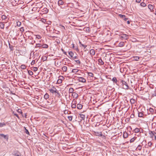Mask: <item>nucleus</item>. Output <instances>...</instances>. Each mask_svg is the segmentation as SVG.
<instances>
[{"mask_svg":"<svg viewBox=\"0 0 156 156\" xmlns=\"http://www.w3.org/2000/svg\"><path fill=\"white\" fill-rule=\"evenodd\" d=\"M121 83H122L123 88L126 90H127L129 88V86L126 82L123 80H121Z\"/></svg>","mask_w":156,"mask_h":156,"instance_id":"1","label":"nucleus"},{"mask_svg":"<svg viewBox=\"0 0 156 156\" xmlns=\"http://www.w3.org/2000/svg\"><path fill=\"white\" fill-rule=\"evenodd\" d=\"M149 134L150 135V137L152 138H154L155 140L156 139V136L155 135V134H156V133L154 132H153L151 131H150L149 132Z\"/></svg>","mask_w":156,"mask_h":156,"instance_id":"2","label":"nucleus"},{"mask_svg":"<svg viewBox=\"0 0 156 156\" xmlns=\"http://www.w3.org/2000/svg\"><path fill=\"white\" fill-rule=\"evenodd\" d=\"M120 38L127 40L128 38L129 35L126 34H122L120 36Z\"/></svg>","mask_w":156,"mask_h":156,"instance_id":"3","label":"nucleus"},{"mask_svg":"<svg viewBox=\"0 0 156 156\" xmlns=\"http://www.w3.org/2000/svg\"><path fill=\"white\" fill-rule=\"evenodd\" d=\"M49 91L51 93H55L56 92H57V90L56 89V88L53 87L51 89H49Z\"/></svg>","mask_w":156,"mask_h":156,"instance_id":"4","label":"nucleus"},{"mask_svg":"<svg viewBox=\"0 0 156 156\" xmlns=\"http://www.w3.org/2000/svg\"><path fill=\"white\" fill-rule=\"evenodd\" d=\"M79 81L83 83H85L86 82V80L83 77H79L78 79Z\"/></svg>","mask_w":156,"mask_h":156,"instance_id":"5","label":"nucleus"},{"mask_svg":"<svg viewBox=\"0 0 156 156\" xmlns=\"http://www.w3.org/2000/svg\"><path fill=\"white\" fill-rule=\"evenodd\" d=\"M90 53L91 56L94 55L95 54V51L94 49H91L90 51Z\"/></svg>","mask_w":156,"mask_h":156,"instance_id":"6","label":"nucleus"},{"mask_svg":"<svg viewBox=\"0 0 156 156\" xmlns=\"http://www.w3.org/2000/svg\"><path fill=\"white\" fill-rule=\"evenodd\" d=\"M98 64L100 65H102L104 64V62L100 58L98 60Z\"/></svg>","mask_w":156,"mask_h":156,"instance_id":"7","label":"nucleus"},{"mask_svg":"<svg viewBox=\"0 0 156 156\" xmlns=\"http://www.w3.org/2000/svg\"><path fill=\"white\" fill-rule=\"evenodd\" d=\"M72 95L74 98H77L78 97V94L75 92H73L72 94Z\"/></svg>","mask_w":156,"mask_h":156,"instance_id":"8","label":"nucleus"},{"mask_svg":"<svg viewBox=\"0 0 156 156\" xmlns=\"http://www.w3.org/2000/svg\"><path fill=\"white\" fill-rule=\"evenodd\" d=\"M0 136L2 137H3L4 138L6 139L7 140L8 139V136L7 135H5L2 134H0Z\"/></svg>","mask_w":156,"mask_h":156,"instance_id":"9","label":"nucleus"},{"mask_svg":"<svg viewBox=\"0 0 156 156\" xmlns=\"http://www.w3.org/2000/svg\"><path fill=\"white\" fill-rule=\"evenodd\" d=\"M148 8L151 11H152V10H153L154 7L151 4H149L148 5Z\"/></svg>","mask_w":156,"mask_h":156,"instance_id":"10","label":"nucleus"},{"mask_svg":"<svg viewBox=\"0 0 156 156\" xmlns=\"http://www.w3.org/2000/svg\"><path fill=\"white\" fill-rule=\"evenodd\" d=\"M95 133L96 136H102V134L101 133V132H95Z\"/></svg>","mask_w":156,"mask_h":156,"instance_id":"11","label":"nucleus"},{"mask_svg":"<svg viewBox=\"0 0 156 156\" xmlns=\"http://www.w3.org/2000/svg\"><path fill=\"white\" fill-rule=\"evenodd\" d=\"M58 4L60 6V5H62L64 4V2L62 0H59L58 1Z\"/></svg>","mask_w":156,"mask_h":156,"instance_id":"12","label":"nucleus"},{"mask_svg":"<svg viewBox=\"0 0 156 156\" xmlns=\"http://www.w3.org/2000/svg\"><path fill=\"white\" fill-rule=\"evenodd\" d=\"M77 107L78 109H80L82 108L83 106L80 104H78L77 105Z\"/></svg>","mask_w":156,"mask_h":156,"instance_id":"13","label":"nucleus"},{"mask_svg":"<svg viewBox=\"0 0 156 156\" xmlns=\"http://www.w3.org/2000/svg\"><path fill=\"white\" fill-rule=\"evenodd\" d=\"M79 115L82 120H84L85 119V115L82 114H79Z\"/></svg>","mask_w":156,"mask_h":156,"instance_id":"14","label":"nucleus"},{"mask_svg":"<svg viewBox=\"0 0 156 156\" xmlns=\"http://www.w3.org/2000/svg\"><path fill=\"white\" fill-rule=\"evenodd\" d=\"M112 80L113 82L116 83L117 84V83L118 81L117 78L115 77H114Z\"/></svg>","mask_w":156,"mask_h":156,"instance_id":"15","label":"nucleus"},{"mask_svg":"<svg viewBox=\"0 0 156 156\" xmlns=\"http://www.w3.org/2000/svg\"><path fill=\"white\" fill-rule=\"evenodd\" d=\"M4 24L3 23L1 22L0 23V27L1 29H3L4 28Z\"/></svg>","mask_w":156,"mask_h":156,"instance_id":"16","label":"nucleus"},{"mask_svg":"<svg viewBox=\"0 0 156 156\" xmlns=\"http://www.w3.org/2000/svg\"><path fill=\"white\" fill-rule=\"evenodd\" d=\"M74 90L73 89V88L70 87L69 88V93H73V92L74 91Z\"/></svg>","mask_w":156,"mask_h":156,"instance_id":"17","label":"nucleus"},{"mask_svg":"<svg viewBox=\"0 0 156 156\" xmlns=\"http://www.w3.org/2000/svg\"><path fill=\"white\" fill-rule=\"evenodd\" d=\"M67 69V68L66 66H64L62 68V70L64 72H66Z\"/></svg>","mask_w":156,"mask_h":156,"instance_id":"18","label":"nucleus"},{"mask_svg":"<svg viewBox=\"0 0 156 156\" xmlns=\"http://www.w3.org/2000/svg\"><path fill=\"white\" fill-rule=\"evenodd\" d=\"M49 95L47 93H46L44 96V98L47 99L49 98Z\"/></svg>","mask_w":156,"mask_h":156,"instance_id":"19","label":"nucleus"},{"mask_svg":"<svg viewBox=\"0 0 156 156\" xmlns=\"http://www.w3.org/2000/svg\"><path fill=\"white\" fill-rule=\"evenodd\" d=\"M123 136L124 138H126L128 136V134L127 133H124L123 134Z\"/></svg>","mask_w":156,"mask_h":156,"instance_id":"20","label":"nucleus"},{"mask_svg":"<svg viewBox=\"0 0 156 156\" xmlns=\"http://www.w3.org/2000/svg\"><path fill=\"white\" fill-rule=\"evenodd\" d=\"M124 45V43L123 42H121L119 44V46L120 47H122Z\"/></svg>","mask_w":156,"mask_h":156,"instance_id":"21","label":"nucleus"},{"mask_svg":"<svg viewBox=\"0 0 156 156\" xmlns=\"http://www.w3.org/2000/svg\"><path fill=\"white\" fill-rule=\"evenodd\" d=\"M142 149V146L141 145H139L136 148V149L140 151Z\"/></svg>","mask_w":156,"mask_h":156,"instance_id":"22","label":"nucleus"},{"mask_svg":"<svg viewBox=\"0 0 156 156\" xmlns=\"http://www.w3.org/2000/svg\"><path fill=\"white\" fill-rule=\"evenodd\" d=\"M78 70L76 69H73L72 70V72L73 73H77L78 71Z\"/></svg>","mask_w":156,"mask_h":156,"instance_id":"23","label":"nucleus"},{"mask_svg":"<svg viewBox=\"0 0 156 156\" xmlns=\"http://www.w3.org/2000/svg\"><path fill=\"white\" fill-rule=\"evenodd\" d=\"M62 79L61 78H59L57 81V83L58 84H60L62 83Z\"/></svg>","mask_w":156,"mask_h":156,"instance_id":"24","label":"nucleus"},{"mask_svg":"<svg viewBox=\"0 0 156 156\" xmlns=\"http://www.w3.org/2000/svg\"><path fill=\"white\" fill-rule=\"evenodd\" d=\"M6 124L4 122H0V127H2L3 126H5Z\"/></svg>","mask_w":156,"mask_h":156,"instance_id":"25","label":"nucleus"},{"mask_svg":"<svg viewBox=\"0 0 156 156\" xmlns=\"http://www.w3.org/2000/svg\"><path fill=\"white\" fill-rule=\"evenodd\" d=\"M69 54L71 57H73L74 55V54L72 51L69 52Z\"/></svg>","mask_w":156,"mask_h":156,"instance_id":"26","label":"nucleus"},{"mask_svg":"<svg viewBox=\"0 0 156 156\" xmlns=\"http://www.w3.org/2000/svg\"><path fill=\"white\" fill-rule=\"evenodd\" d=\"M140 5L141 6L143 7H145L146 6V4L144 2H141L140 3Z\"/></svg>","mask_w":156,"mask_h":156,"instance_id":"27","label":"nucleus"},{"mask_svg":"<svg viewBox=\"0 0 156 156\" xmlns=\"http://www.w3.org/2000/svg\"><path fill=\"white\" fill-rule=\"evenodd\" d=\"M134 131L135 133H137L139 132L140 130L138 128H136L135 129Z\"/></svg>","mask_w":156,"mask_h":156,"instance_id":"28","label":"nucleus"},{"mask_svg":"<svg viewBox=\"0 0 156 156\" xmlns=\"http://www.w3.org/2000/svg\"><path fill=\"white\" fill-rule=\"evenodd\" d=\"M42 47L44 48H48V45L47 44H44L42 45Z\"/></svg>","mask_w":156,"mask_h":156,"instance_id":"29","label":"nucleus"},{"mask_svg":"<svg viewBox=\"0 0 156 156\" xmlns=\"http://www.w3.org/2000/svg\"><path fill=\"white\" fill-rule=\"evenodd\" d=\"M130 102L132 104H134L135 102V101L134 99L132 98L130 100Z\"/></svg>","mask_w":156,"mask_h":156,"instance_id":"30","label":"nucleus"},{"mask_svg":"<svg viewBox=\"0 0 156 156\" xmlns=\"http://www.w3.org/2000/svg\"><path fill=\"white\" fill-rule=\"evenodd\" d=\"M20 68L22 69H26V66L24 65H22L21 66Z\"/></svg>","mask_w":156,"mask_h":156,"instance_id":"31","label":"nucleus"},{"mask_svg":"<svg viewBox=\"0 0 156 156\" xmlns=\"http://www.w3.org/2000/svg\"><path fill=\"white\" fill-rule=\"evenodd\" d=\"M1 18L2 20H4L6 19L7 17L5 15H3L2 16Z\"/></svg>","mask_w":156,"mask_h":156,"instance_id":"32","label":"nucleus"},{"mask_svg":"<svg viewBox=\"0 0 156 156\" xmlns=\"http://www.w3.org/2000/svg\"><path fill=\"white\" fill-rule=\"evenodd\" d=\"M143 115V114L142 112H139L138 113V116L139 117H142Z\"/></svg>","mask_w":156,"mask_h":156,"instance_id":"33","label":"nucleus"},{"mask_svg":"<svg viewBox=\"0 0 156 156\" xmlns=\"http://www.w3.org/2000/svg\"><path fill=\"white\" fill-rule=\"evenodd\" d=\"M135 140V138L134 137L132 138L130 140V143L133 142Z\"/></svg>","mask_w":156,"mask_h":156,"instance_id":"34","label":"nucleus"},{"mask_svg":"<svg viewBox=\"0 0 156 156\" xmlns=\"http://www.w3.org/2000/svg\"><path fill=\"white\" fill-rule=\"evenodd\" d=\"M71 107L73 108H75L76 107V105L75 103H72L71 105Z\"/></svg>","mask_w":156,"mask_h":156,"instance_id":"35","label":"nucleus"},{"mask_svg":"<svg viewBox=\"0 0 156 156\" xmlns=\"http://www.w3.org/2000/svg\"><path fill=\"white\" fill-rule=\"evenodd\" d=\"M68 118L69 121H71L72 120L73 117L72 116H68Z\"/></svg>","mask_w":156,"mask_h":156,"instance_id":"36","label":"nucleus"},{"mask_svg":"<svg viewBox=\"0 0 156 156\" xmlns=\"http://www.w3.org/2000/svg\"><path fill=\"white\" fill-rule=\"evenodd\" d=\"M134 60L136 61H138L140 58L138 56H136L135 57H134Z\"/></svg>","mask_w":156,"mask_h":156,"instance_id":"37","label":"nucleus"},{"mask_svg":"<svg viewBox=\"0 0 156 156\" xmlns=\"http://www.w3.org/2000/svg\"><path fill=\"white\" fill-rule=\"evenodd\" d=\"M35 36H36V38H38V39H40L41 38V37L40 35H37Z\"/></svg>","mask_w":156,"mask_h":156,"instance_id":"38","label":"nucleus"},{"mask_svg":"<svg viewBox=\"0 0 156 156\" xmlns=\"http://www.w3.org/2000/svg\"><path fill=\"white\" fill-rule=\"evenodd\" d=\"M28 73L30 75H32L33 74V72L30 70L28 71Z\"/></svg>","mask_w":156,"mask_h":156,"instance_id":"39","label":"nucleus"},{"mask_svg":"<svg viewBox=\"0 0 156 156\" xmlns=\"http://www.w3.org/2000/svg\"><path fill=\"white\" fill-rule=\"evenodd\" d=\"M21 23L20 21H18L17 22V25L19 27H20L21 25Z\"/></svg>","mask_w":156,"mask_h":156,"instance_id":"40","label":"nucleus"},{"mask_svg":"<svg viewBox=\"0 0 156 156\" xmlns=\"http://www.w3.org/2000/svg\"><path fill=\"white\" fill-rule=\"evenodd\" d=\"M42 45L40 44H36V46L37 47H42Z\"/></svg>","mask_w":156,"mask_h":156,"instance_id":"41","label":"nucleus"},{"mask_svg":"<svg viewBox=\"0 0 156 156\" xmlns=\"http://www.w3.org/2000/svg\"><path fill=\"white\" fill-rule=\"evenodd\" d=\"M24 128H25V133L26 134L29 135V132L28 130L25 127H24Z\"/></svg>","mask_w":156,"mask_h":156,"instance_id":"42","label":"nucleus"},{"mask_svg":"<svg viewBox=\"0 0 156 156\" xmlns=\"http://www.w3.org/2000/svg\"><path fill=\"white\" fill-rule=\"evenodd\" d=\"M17 112H18L19 113L21 114H22L23 113L21 110L20 109H18L17 110Z\"/></svg>","mask_w":156,"mask_h":156,"instance_id":"43","label":"nucleus"},{"mask_svg":"<svg viewBox=\"0 0 156 156\" xmlns=\"http://www.w3.org/2000/svg\"><path fill=\"white\" fill-rule=\"evenodd\" d=\"M88 75L90 76L93 77L94 76V74L91 73H89Z\"/></svg>","mask_w":156,"mask_h":156,"instance_id":"44","label":"nucleus"},{"mask_svg":"<svg viewBox=\"0 0 156 156\" xmlns=\"http://www.w3.org/2000/svg\"><path fill=\"white\" fill-rule=\"evenodd\" d=\"M13 114L15 115L18 118V119H19L20 118H19V117L18 116V115L16 114V113H15V112H13Z\"/></svg>","mask_w":156,"mask_h":156,"instance_id":"45","label":"nucleus"},{"mask_svg":"<svg viewBox=\"0 0 156 156\" xmlns=\"http://www.w3.org/2000/svg\"><path fill=\"white\" fill-rule=\"evenodd\" d=\"M152 145V143L151 142H149L148 143V145L149 147H151Z\"/></svg>","mask_w":156,"mask_h":156,"instance_id":"46","label":"nucleus"},{"mask_svg":"<svg viewBox=\"0 0 156 156\" xmlns=\"http://www.w3.org/2000/svg\"><path fill=\"white\" fill-rule=\"evenodd\" d=\"M33 69L34 71L36 72L37 71L38 69L36 67H34L33 68Z\"/></svg>","mask_w":156,"mask_h":156,"instance_id":"47","label":"nucleus"},{"mask_svg":"<svg viewBox=\"0 0 156 156\" xmlns=\"http://www.w3.org/2000/svg\"><path fill=\"white\" fill-rule=\"evenodd\" d=\"M119 16L121 18H123L124 17H126V16L125 15H122V14H119Z\"/></svg>","mask_w":156,"mask_h":156,"instance_id":"48","label":"nucleus"},{"mask_svg":"<svg viewBox=\"0 0 156 156\" xmlns=\"http://www.w3.org/2000/svg\"><path fill=\"white\" fill-rule=\"evenodd\" d=\"M35 60H33L31 63V65H34L35 63Z\"/></svg>","mask_w":156,"mask_h":156,"instance_id":"49","label":"nucleus"},{"mask_svg":"<svg viewBox=\"0 0 156 156\" xmlns=\"http://www.w3.org/2000/svg\"><path fill=\"white\" fill-rule=\"evenodd\" d=\"M75 61L78 64H80V62L79 60H75Z\"/></svg>","mask_w":156,"mask_h":156,"instance_id":"50","label":"nucleus"},{"mask_svg":"<svg viewBox=\"0 0 156 156\" xmlns=\"http://www.w3.org/2000/svg\"><path fill=\"white\" fill-rule=\"evenodd\" d=\"M80 43L81 45L82 46L84 47L85 48L87 47V45H84L83 44H81L80 42Z\"/></svg>","mask_w":156,"mask_h":156,"instance_id":"51","label":"nucleus"},{"mask_svg":"<svg viewBox=\"0 0 156 156\" xmlns=\"http://www.w3.org/2000/svg\"><path fill=\"white\" fill-rule=\"evenodd\" d=\"M20 31H21L22 32H23L24 31V28L23 27H22L20 28Z\"/></svg>","mask_w":156,"mask_h":156,"instance_id":"52","label":"nucleus"},{"mask_svg":"<svg viewBox=\"0 0 156 156\" xmlns=\"http://www.w3.org/2000/svg\"><path fill=\"white\" fill-rule=\"evenodd\" d=\"M141 0H136V2L139 3L140 2H141Z\"/></svg>","mask_w":156,"mask_h":156,"instance_id":"53","label":"nucleus"},{"mask_svg":"<svg viewBox=\"0 0 156 156\" xmlns=\"http://www.w3.org/2000/svg\"><path fill=\"white\" fill-rule=\"evenodd\" d=\"M123 20L124 21H126V20L128 19V18H126V17H124V18H123Z\"/></svg>","mask_w":156,"mask_h":156,"instance_id":"54","label":"nucleus"},{"mask_svg":"<svg viewBox=\"0 0 156 156\" xmlns=\"http://www.w3.org/2000/svg\"><path fill=\"white\" fill-rule=\"evenodd\" d=\"M73 58L74 59H76L77 58V56H75L74 57H73Z\"/></svg>","mask_w":156,"mask_h":156,"instance_id":"55","label":"nucleus"},{"mask_svg":"<svg viewBox=\"0 0 156 156\" xmlns=\"http://www.w3.org/2000/svg\"><path fill=\"white\" fill-rule=\"evenodd\" d=\"M59 78L62 79V80L64 78L62 76H59Z\"/></svg>","mask_w":156,"mask_h":156,"instance_id":"56","label":"nucleus"},{"mask_svg":"<svg viewBox=\"0 0 156 156\" xmlns=\"http://www.w3.org/2000/svg\"><path fill=\"white\" fill-rule=\"evenodd\" d=\"M55 93H57L58 95H60V93L58 92V91L57 90V92H56Z\"/></svg>","mask_w":156,"mask_h":156,"instance_id":"57","label":"nucleus"},{"mask_svg":"<svg viewBox=\"0 0 156 156\" xmlns=\"http://www.w3.org/2000/svg\"><path fill=\"white\" fill-rule=\"evenodd\" d=\"M75 49H76V50H78V51L79 50L78 49V48L77 47H75Z\"/></svg>","mask_w":156,"mask_h":156,"instance_id":"58","label":"nucleus"},{"mask_svg":"<svg viewBox=\"0 0 156 156\" xmlns=\"http://www.w3.org/2000/svg\"><path fill=\"white\" fill-rule=\"evenodd\" d=\"M15 156H21V155H19L18 154H15Z\"/></svg>","mask_w":156,"mask_h":156,"instance_id":"59","label":"nucleus"},{"mask_svg":"<svg viewBox=\"0 0 156 156\" xmlns=\"http://www.w3.org/2000/svg\"><path fill=\"white\" fill-rule=\"evenodd\" d=\"M153 109L152 108H150V111H151V112H152V111H153Z\"/></svg>","mask_w":156,"mask_h":156,"instance_id":"60","label":"nucleus"},{"mask_svg":"<svg viewBox=\"0 0 156 156\" xmlns=\"http://www.w3.org/2000/svg\"><path fill=\"white\" fill-rule=\"evenodd\" d=\"M27 114L26 113H25V118H27Z\"/></svg>","mask_w":156,"mask_h":156,"instance_id":"61","label":"nucleus"},{"mask_svg":"<svg viewBox=\"0 0 156 156\" xmlns=\"http://www.w3.org/2000/svg\"><path fill=\"white\" fill-rule=\"evenodd\" d=\"M127 23L128 24H130V22L129 21H127Z\"/></svg>","mask_w":156,"mask_h":156,"instance_id":"62","label":"nucleus"},{"mask_svg":"<svg viewBox=\"0 0 156 156\" xmlns=\"http://www.w3.org/2000/svg\"><path fill=\"white\" fill-rule=\"evenodd\" d=\"M72 46H73V47L74 48V44H72Z\"/></svg>","mask_w":156,"mask_h":156,"instance_id":"63","label":"nucleus"},{"mask_svg":"<svg viewBox=\"0 0 156 156\" xmlns=\"http://www.w3.org/2000/svg\"><path fill=\"white\" fill-rule=\"evenodd\" d=\"M61 50H62V51L64 52V50H63V49L62 48V49H61Z\"/></svg>","mask_w":156,"mask_h":156,"instance_id":"64","label":"nucleus"}]
</instances>
